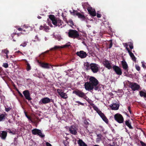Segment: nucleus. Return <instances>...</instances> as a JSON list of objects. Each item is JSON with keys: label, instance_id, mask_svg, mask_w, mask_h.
Segmentation results:
<instances>
[{"label": "nucleus", "instance_id": "1", "mask_svg": "<svg viewBox=\"0 0 146 146\" xmlns=\"http://www.w3.org/2000/svg\"><path fill=\"white\" fill-rule=\"evenodd\" d=\"M68 36L73 38H77L80 40V35L78 32L75 30L70 29L68 32Z\"/></svg>", "mask_w": 146, "mask_h": 146}, {"label": "nucleus", "instance_id": "2", "mask_svg": "<svg viewBox=\"0 0 146 146\" xmlns=\"http://www.w3.org/2000/svg\"><path fill=\"white\" fill-rule=\"evenodd\" d=\"M115 120L118 123H123L124 118L122 115L119 113H117L114 115Z\"/></svg>", "mask_w": 146, "mask_h": 146}, {"label": "nucleus", "instance_id": "3", "mask_svg": "<svg viewBox=\"0 0 146 146\" xmlns=\"http://www.w3.org/2000/svg\"><path fill=\"white\" fill-rule=\"evenodd\" d=\"M129 86L133 91L138 90L140 88V85L137 83L131 82H129Z\"/></svg>", "mask_w": 146, "mask_h": 146}, {"label": "nucleus", "instance_id": "4", "mask_svg": "<svg viewBox=\"0 0 146 146\" xmlns=\"http://www.w3.org/2000/svg\"><path fill=\"white\" fill-rule=\"evenodd\" d=\"M32 132L33 135H37L41 137H44L45 136V135L42 133L41 131L35 128L32 130Z\"/></svg>", "mask_w": 146, "mask_h": 146}, {"label": "nucleus", "instance_id": "5", "mask_svg": "<svg viewBox=\"0 0 146 146\" xmlns=\"http://www.w3.org/2000/svg\"><path fill=\"white\" fill-rule=\"evenodd\" d=\"M89 82L91 85L94 87V86L98 85L99 82L98 80L95 77L91 76L89 79Z\"/></svg>", "mask_w": 146, "mask_h": 146}, {"label": "nucleus", "instance_id": "6", "mask_svg": "<svg viewBox=\"0 0 146 146\" xmlns=\"http://www.w3.org/2000/svg\"><path fill=\"white\" fill-rule=\"evenodd\" d=\"M91 69L94 73H96L99 71V65L95 63H92L90 64Z\"/></svg>", "mask_w": 146, "mask_h": 146}, {"label": "nucleus", "instance_id": "7", "mask_svg": "<svg viewBox=\"0 0 146 146\" xmlns=\"http://www.w3.org/2000/svg\"><path fill=\"white\" fill-rule=\"evenodd\" d=\"M112 68L117 74L118 75H121L122 74L121 69L119 67L116 65H113Z\"/></svg>", "mask_w": 146, "mask_h": 146}, {"label": "nucleus", "instance_id": "8", "mask_svg": "<svg viewBox=\"0 0 146 146\" xmlns=\"http://www.w3.org/2000/svg\"><path fill=\"white\" fill-rule=\"evenodd\" d=\"M77 56L81 58H84L86 57L87 56L86 53L83 50H80L78 51L76 53Z\"/></svg>", "mask_w": 146, "mask_h": 146}, {"label": "nucleus", "instance_id": "9", "mask_svg": "<svg viewBox=\"0 0 146 146\" xmlns=\"http://www.w3.org/2000/svg\"><path fill=\"white\" fill-rule=\"evenodd\" d=\"M72 93L76 94L80 97L84 98L86 96L85 93L82 91L78 90L73 91Z\"/></svg>", "mask_w": 146, "mask_h": 146}, {"label": "nucleus", "instance_id": "10", "mask_svg": "<svg viewBox=\"0 0 146 146\" xmlns=\"http://www.w3.org/2000/svg\"><path fill=\"white\" fill-rule=\"evenodd\" d=\"M85 90L88 91H91L93 90L94 87L91 85L89 82H86L84 85Z\"/></svg>", "mask_w": 146, "mask_h": 146}, {"label": "nucleus", "instance_id": "11", "mask_svg": "<svg viewBox=\"0 0 146 146\" xmlns=\"http://www.w3.org/2000/svg\"><path fill=\"white\" fill-rule=\"evenodd\" d=\"M103 64L106 68H107L109 70L111 69L112 68V67L111 65V64L110 61L106 59H104L103 60Z\"/></svg>", "mask_w": 146, "mask_h": 146}, {"label": "nucleus", "instance_id": "12", "mask_svg": "<svg viewBox=\"0 0 146 146\" xmlns=\"http://www.w3.org/2000/svg\"><path fill=\"white\" fill-rule=\"evenodd\" d=\"M87 10L90 15L92 16H95L96 15V13L95 9L91 7H88L87 8Z\"/></svg>", "mask_w": 146, "mask_h": 146}, {"label": "nucleus", "instance_id": "13", "mask_svg": "<svg viewBox=\"0 0 146 146\" xmlns=\"http://www.w3.org/2000/svg\"><path fill=\"white\" fill-rule=\"evenodd\" d=\"M23 93L26 99L28 101L31 100L32 99L30 97L29 92L28 90H25L23 91Z\"/></svg>", "mask_w": 146, "mask_h": 146}, {"label": "nucleus", "instance_id": "14", "mask_svg": "<svg viewBox=\"0 0 146 146\" xmlns=\"http://www.w3.org/2000/svg\"><path fill=\"white\" fill-rule=\"evenodd\" d=\"M51 100L52 99H50L48 97L44 98L40 100L39 103L41 104H45L50 102Z\"/></svg>", "mask_w": 146, "mask_h": 146}, {"label": "nucleus", "instance_id": "15", "mask_svg": "<svg viewBox=\"0 0 146 146\" xmlns=\"http://www.w3.org/2000/svg\"><path fill=\"white\" fill-rule=\"evenodd\" d=\"M49 18L52 21V23L55 26L57 25V20L54 15H49Z\"/></svg>", "mask_w": 146, "mask_h": 146}, {"label": "nucleus", "instance_id": "16", "mask_svg": "<svg viewBox=\"0 0 146 146\" xmlns=\"http://www.w3.org/2000/svg\"><path fill=\"white\" fill-rule=\"evenodd\" d=\"M121 64L123 69L126 71L127 72L129 70L128 65L125 60L121 61Z\"/></svg>", "mask_w": 146, "mask_h": 146}, {"label": "nucleus", "instance_id": "17", "mask_svg": "<svg viewBox=\"0 0 146 146\" xmlns=\"http://www.w3.org/2000/svg\"><path fill=\"white\" fill-rule=\"evenodd\" d=\"M70 133L73 135H76L77 133L76 131V127L74 126H72L69 129Z\"/></svg>", "mask_w": 146, "mask_h": 146}, {"label": "nucleus", "instance_id": "18", "mask_svg": "<svg viewBox=\"0 0 146 146\" xmlns=\"http://www.w3.org/2000/svg\"><path fill=\"white\" fill-rule=\"evenodd\" d=\"M119 105L117 104L116 103L113 104L110 106V108L113 110H117L119 109Z\"/></svg>", "mask_w": 146, "mask_h": 146}, {"label": "nucleus", "instance_id": "19", "mask_svg": "<svg viewBox=\"0 0 146 146\" xmlns=\"http://www.w3.org/2000/svg\"><path fill=\"white\" fill-rule=\"evenodd\" d=\"M40 64V65L42 67L47 69H49L50 68L49 65L48 63L42 62H38Z\"/></svg>", "mask_w": 146, "mask_h": 146}, {"label": "nucleus", "instance_id": "20", "mask_svg": "<svg viewBox=\"0 0 146 146\" xmlns=\"http://www.w3.org/2000/svg\"><path fill=\"white\" fill-rule=\"evenodd\" d=\"M7 135V133L6 131H2V133H0V137L3 140H5L6 139Z\"/></svg>", "mask_w": 146, "mask_h": 146}, {"label": "nucleus", "instance_id": "21", "mask_svg": "<svg viewBox=\"0 0 146 146\" xmlns=\"http://www.w3.org/2000/svg\"><path fill=\"white\" fill-rule=\"evenodd\" d=\"M19 36V33H13L11 35V36L13 39V40L14 41H16V39H17Z\"/></svg>", "mask_w": 146, "mask_h": 146}, {"label": "nucleus", "instance_id": "22", "mask_svg": "<svg viewBox=\"0 0 146 146\" xmlns=\"http://www.w3.org/2000/svg\"><path fill=\"white\" fill-rule=\"evenodd\" d=\"M76 15L78 16V17L82 19V20H84L86 19V17L83 15L82 14L79 12H76Z\"/></svg>", "mask_w": 146, "mask_h": 146}, {"label": "nucleus", "instance_id": "23", "mask_svg": "<svg viewBox=\"0 0 146 146\" xmlns=\"http://www.w3.org/2000/svg\"><path fill=\"white\" fill-rule=\"evenodd\" d=\"M77 143L80 146H88L81 139H79Z\"/></svg>", "mask_w": 146, "mask_h": 146}, {"label": "nucleus", "instance_id": "24", "mask_svg": "<svg viewBox=\"0 0 146 146\" xmlns=\"http://www.w3.org/2000/svg\"><path fill=\"white\" fill-rule=\"evenodd\" d=\"M125 124L130 129H133V127L131 125V122L130 120H126L125 121Z\"/></svg>", "mask_w": 146, "mask_h": 146}, {"label": "nucleus", "instance_id": "25", "mask_svg": "<svg viewBox=\"0 0 146 146\" xmlns=\"http://www.w3.org/2000/svg\"><path fill=\"white\" fill-rule=\"evenodd\" d=\"M97 138L96 139V142L97 143H99L102 140V135L100 133L98 134L97 135Z\"/></svg>", "mask_w": 146, "mask_h": 146}, {"label": "nucleus", "instance_id": "26", "mask_svg": "<svg viewBox=\"0 0 146 146\" xmlns=\"http://www.w3.org/2000/svg\"><path fill=\"white\" fill-rule=\"evenodd\" d=\"M7 114L6 113L2 114L0 115V121H4L6 117V115Z\"/></svg>", "mask_w": 146, "mask_h": 146}, {"label": "nucleus", "instance_id": "27", "mask_svg": "<svg viewBox=\"0 0 146 146\" xmlns=\"http://www.w3.org/2000/svg\"><path fill=\"white\" fill-rule=\"evenodd\" d=\"M90 105L92 106L94 110L96 111L98 113H99V111H101L98 109L97 107L94 104L92 103Z\"/></svg>", "mask_w": 146, "mask_h": 146}, {"label": "nucleus", "instance_id": "28", "mask_svg": "<svg viewBox=\"0 0 146 146\" xmlns=\"http://www.w3.org/2000/svg\"><path fill=\"white\" fill-rule=\"evenodd\" d=\"M25 63L27 65L26 70L27 71H28L31 69V66L28 62V61L26 60H25Z\"/></svg>", "mask_w": 146, "mask_h": 146}, {"label": "nucleus", "instance_id": "29", "mask_svg": "<svg viewBox=\"0 0 146 146\" xmlns=\"http://www.w3.org/2000/svg\"><path fill=\"white\" fill-rule=\"evenodd\" d=\"M129 54L132 60L133 61L135 62L136 61V58L135 57L134 55L133 54V53L131 52L129 53Z\"/></svg>", "mask_w": 146, "mask_h": 146}, {"label": "nucleus", "instance_id": "30", "mask_svg": "<svg viewBox=\"0 0 146 146\" xmlns=\"http://www.w3.org/2000/svg\"><path fill=\"white\" fill-rule=\"evenodd\" d=\"M60 97L64 99H66L68 98V96L64 92L62 93H61V94H60Z\"/></svg>", "mask_w": 146, "mask_h": 146}, {"label": "nucleus", "instance_id": "31", "mask_svg": "<svg viewBox=\"0 0 146 146\" xmlns=\"http://www.w3.org/2000/svg\"><path fill=\"white\" fill-rule=\"evenodd\" d=\"M139 94L141 97L146 98V92H145L142 91H141L139 92Z\"/></svg>", "mask_w": 146, "mask_h": 146}, {"label": "nucleus", "instance_id": "32", "mask_svg": "<svg viewBox=\"0 0 146 146\" xmlns=\"http://www.w3.org/2000/svg\"><path fill=\"white\" fill-rule=\"evenodd\" d=\"M85 66L86 67V69L87 70H88L90 69H91L90 68L91 67L90 64L88 62H87L85 64Z\"/></svg>", "mask_w": 146, "mask_h": 146}, {"label": "nucleus", "instance_id": "33", "mask_svg": "<svg viewBox=\"0 0 146 146\" xmlns=\"http://www.w3.org/2000/svg\"><path fill=\"white\" fill-rule=\"evenodd\" d=\"M2 53H3L6 54H8L9 52V51L7 49L2 50L1 51Z\"/></svg>", "mask_w": 146, "mask_h": 146}, {"label": "nucleus", "instance_id": "34", "mask_svg": "<svg viewBox=\"0 0 146 146\" xmlns=\"http://www.w3.org/2000/svg\"><path fill=\"white\" fill-rule=\"evenodd\" d=\"M98 114L100 116L102 119L103 118L106 116L104 113H102L101 111H99V113H98Z\"/></svg>", "mask_w": 146, "mask_h": 146}, {"label": "nucleus", "instance_id": "35", "mask_svg": "<svg viewBox=\"0 0 146 146\" xmlns=\"http://www.w3.org/2000/svg\"><path fill=\"white\" fill-rule=\"evenodd\" d=\"M128 45L131 49H132L133 48V43L131 42H130L128 43Z\"/></svg>", "mask_w": 146, "mask_h": 146}, {"label": "nucleus", "instance_id": "36", "mask_svg": "<svg viewBox=\"0 0 146 146\" xmlns=\"http://www.w3.org/2000/svg\"><path fill=\"white\" fill-rule=\"evenodd\" d=\"M109 42H110V44L108 46V48H110L112 47L113 46L112 40H110L109 41Z\"/></svg>", "mask_w": 146, "mask_h": 146}, {"label": "nucleus", "instance_id": "37", "mask_svg": "<svg viewBox=\"0 0 146 146\" xmlns=\"http://www.w3.org/2000/svg\"><path fill=\"white\" fill-rule=\"evenodd\" d=\"M89 5L88 3H84L83 4H82V6L85 9L86 8V7H87V8L88 7H89Z\"/></svg>", "mask_w": 146, "mask_h": 146}, {"label": "nucleus", "instance_id": "38", "mask_svg": "<svg viewBox=\"0 0 146 146\" xmlns=\"http://www.w3.org/2000/svg\"><path fill=\"white\" fill-rule=\"evenodd\" d=\"M102 119L107 124H108L109 122L106 116H105Z\"/></svg>", "mask_w": 146, "mask_h": 146}, {"label": "nucleus", "instance_id": "39", "mask_svg": "<svg viewBox=\"0 0 146 146\" xmlns=\"http://www.w3.org/2000/svg\"><path fill=\"white\" fill-rule=\"evenodd\" d=\"M61 21L60 20H57V25H56V26H58V27H60L61 25H62V23H61Z\"/></svg>", "mask_w": 146, "mask_h": 146}, {"label": "nucleus", "instance_id": "40", "mask_svg": "<svg viewBox=\"0 0 146 146\" xmlns=\"http://www.w3.org/2000/svg\"><path fill=\"white\" fill-rule=\"evenodd\" d=\"M57 92L59 95H60V94H61V93H62L64 92L62 91V90L61 89H58L57 90Z\"/></svg>", "mask_w": 146, "mask_h": 146}, {"label": "nucleus", "instance_id": "41", "mask_svg": "<svg viewBox=\"0 0 146 146\" xmlns=\"http://www.w3.org/2000/svg\"><path fill=\"white\" fill-rule=\"evenodd\" d=\"M49 27L45 25H44V30L46 32H48L49 30Z\"/></svg>", "mask_w": 146, "mask_h": 146}, {"label": "nucleus", "instance_id": "42", "mask_svg": "<svg viewBox=\"0 0 146 146\" xmlns=\"http://www.w3.org/2000/svg\"><path fill=\"white\" fill-rule=\"evenodd\" d=\"M27 42H24L22 43L20 45V46H22L23 47L26 46L27 45Z\"/></svg>", "mask_w": 146, "mask_h": 146}, {"label": "nucleus", "instance_id": "43", "mask_svg": "<svg viewBox=\"0 0 146 146\" xmlns=\"http://www.w3.org/2000/svg\"><path fill=\"white\" fill-rule=\"evenodd\" d=\"M17 92H18V94H19V96H20L22 98H24V96L23 95V94L20 92L18 90H17Z\"/></svg>", "mask_w": 146, "mask_h": 146}, {"label": "nucleus", "instance_id": "44", "mask_svg": "<svg viewBox=\"0 0 146 146\" xmlns=\"http://www.w3.org/2000/svg\"><path fill=\"white\" fill-rule=\"evenodd\" d=\"M71 45L69 44H66L62 46L61 47V48H68Z\"/></svg>", "mask_w": 146, "mask_h": 146}, {"label": "nucleus", "instance_id": "45", "mask_svg": "<svg viewBox=\"0 0 146 146\" xmlns=\"http://www.w3.org/2000/svg\"><path fill=\"white\" fill-rule=\"evenodd\" d=\"M94 89L95 90H99L100 89V87L98 85H97L96 86H94Z\"/></svg>", "mask_w": 146, "mask_h": 146}, {"label": "nucleus", "instance_id": "46", "mask_svg": "<svg viewBox=\"0 0 146 146\" xmlns=\"http://www.w3.org/2000/svg\"><path fill=\"white\" fill-rule=\"evenodd\" d=\"M3 66L6 68H7L8 67V64L7 63H3Z\"/></svg>", "mask_w": 146, "mask_h": 146}, {"label": "nucleus", "instance_id": "47", "mask_svg": "<svg viewBox=\"0 0 146 146\" xmlns=\"http://www.w3.org/2000/svg\"><path fill=\"white\" fill-rule=\"evenodd\" d=\"M70 12L71 14L74 15H76V12H77V11H76L74 10H73V11L72 12H71L70 11Z\"/></svg>", "mask_w": 146, "mask_h": 146}, {"label": "nucleus", "instance_id": "48", "mask_svg": "<svg viewBox=\"0 0 146 146\" xmlns=\"http://www.w3.org/2000/svg\"><path fill=\"white\" fill-rule=\"evenodd\" d=\"M140 143L141 146H146V143L143 141H140Z\"/></svg>", "mask_w": 146, "mask_h": 146}, {"label": "nucleus", "instance_id": "49", "mask_svg": "<svg viewBox=\"0 0 146 146\" xmlns=\"http://www.w3.org/2000/svg\"><path fill=\"white\" fill-rule=\"evenodd\" d=\"M135 68H136V69L137 71H139L140 70V68L139 66L137 65H136L135 66Z\"/></svg>", "mask_w": 146, "mask_h": 146}, {"label": "nucleus", "instance_id": "50", "mask_svg": "<svg viewBox=\"0 0 146 146\" xmlns=\"http://www.w3.org/2000/svg\"><path fill=\"white\" fill-rule=\"evenodd\" d=\"M11 109V108L9 107L8 108L5 107V110L7 112H8L9 111H10Z\"/></svg>", "mask_w": 146, "mask_h": 146}, {"label": "nucleus", "instance_id": "51", "mask_svg": "<svg viewBox=\"0 0 146 146\" xmlns=\"http://www.w3.org/2000/svg\"><path fill=\"white\" fill-rule=\"evenodd\" d=\"M75 102L76 103H77L80 104V105L82 106H84V104L80 102L79 101H76Z\"/></svg>", "mask_w": 146, "mask_h": 146}, {"label": "nucleus", "instance_id": "52", "mask_svg": "<svg viewBox=\"0 0 146 146\" xmlns=\"http://www.w3.org/2000/svg\"><path fill=\"white\" fill-rule=\"evenodd\" d=\"M60 47L59 46H55L53 48H52V49H57L58 48H60Z\"/></svg>", "mask_w": 146, "mask_h": 146}, {"label": "nucleus", "instance_id": "53", "mask_svg": "<svg viewBox=\"0 0 146 146\" xmlns=\"http://www.w3.org/2000/svg\"><path fill=\"white\" fill-rule=\"evenodd\" d=\"M44 25H44L43 26L41 25L40 26L39 29L40 30H44Z\"/></svg>", "mask_w": 146, "mask_h": 146}, {"label": "nucleus", "instance_id": "54", "mask_svg": "<svg viewBox=\"0 0 146 146\" xmlns=\"http://www.w3.org/2000/svg\"><path fill=\"white\" fill-rule=\"evenodd\" d=\"M142 64V66L143 68H146V66H145V63L144 62H141Z\"/></svg>", "mask_w": 146, "mask_h": 146}, {"label": "nucleus", "instance_id": "55", "mask_svg": "<svg viewBox=\"0 0 146 146\" xmlns=\"http://www.w3.org/2000/svg\"><path fill=\"white\" fill-rule=\"evenodd\" d=\"M84 123L86 125H89V123L86 120H84Z\"/></svg>", "mask_w": 146, "mask_h": 146}, {"label": "nucleus", "instance_id": "56", "mask_svg": "<svg viewBox=\"0 0 146 146\" xmlns=\"http://www.w3.org/2000/svg\"><path fill=\"white\" fill-rule=\"evenodd\" d=\"M69 23L72 25H74V23L72 20H69Z\"/></svg>", "mask_w": 146, "mask_h": 146}, {"label": "nucleus", "instance_id": "57", "mask_svg": "<svg viewBox=\"0 0 146 146\" xmlns=\"http://www.w3.org/2000/svg\"><path fill=\"white\" fill-rule=\"evenodd\" d=\"M46 146H52L48 142H46Z\"/></svg>", "mask_w": 146, "mask_h": 146}, {"label": "nucleus", "instance_id": "58", "mask_svg": "<svg viewBox=\"0 0 146 146\" xmlns=\"http://www.w3.org/2000/svg\"><path fill=\"white\" fill-rule=\"evenodd\" d=\"M97 16L98 18H100L101 17V15L100 14L97 13Z\"/></svg>", "mask_w": 146, "mask_h": 146}, {"label": "nucleus", "instance_id": "59", "mask_svg": "<svg viewBox=\"0 0 146 146\" xmlns=\"http://www.w3.org/2000/svg\"><path fill=\"white\" fill-rule=\"evenodd\" d=\"M126 50H127L128 51V52L129 53H129H130V52H131V51L129 49V48L127 47H126Z\"/></svg>", "mask_w": 146, "mask_h": 146}, {"label": "nucleus", "instance_id": "60", "mask_svg": "<svg viewBox=\"0 0 146 146\" xmlns=\"http://www.w3.org/2000/svg\"><path fill=\"white\" fill-rule=\"evenodd\" d=\"M18 30L19 31H25V30H23V29L21 28H19Z\"/></svg>", "mask_w": 146, "mask_h": 146}, {"label": "nucleus", "instance_id": "61", "mask_svg": "<svg viewBox=\"0 0 146 146\" xmlns=\"http://www.w3.org/2000/svg\"><path fill=\"white\" fill-rule=\"evenodd\" d=\"M25 114L26 116L27 117L28 119H31V117L29 116H28L27 115V113L26 112H25Z\"/></svg>", "mask_w": 146, "mask_h": 146}, {"label": "nucleus", "instance_id": "62", "mask_svg": "<svg viewBox=\"0 0 146 146\" xmlns=\"http://www.w3.org/2000/svg\"><path fill=\"white\" fill-rule=\"evenodd\" d=\"M124 46L126 48L128 46V45L127 43H125L124 44Z\"/></svg>", "mask_w": 146, "mask_h": 146}, {"label": "nucleus", "instance_id": "63", "mask_svg": "<svg viewBox=\"0 0 146 146\" xmlns=\"http://www.w3.org/2000/svg\"><path fill=\"white\" fill-rule=\"evenodd\" d=\"M9 132L10 133H11L13 135H14L15 134V133H13V132L11 131L10 130V131Z\"/></svg>", "mask_w": 146, "mask_h": 146}, {"label": "nucleus", "instance_id": "64", "mask_svg": "<svg viewBox=\"0 0 146 146\" xmlns=\"http://www.w3.org/2000/svg\"><path fill=\"white\" fill-rule=\"evenodd\" d=\"M3 97L5 98V97L3 95H0V98L1 99H2L3 98Z\"/></svg>", "mask_w": 146, "mask_h": 146}]
</instances>
